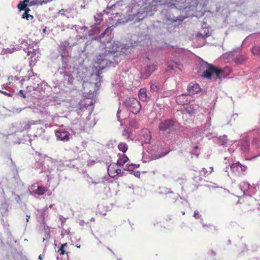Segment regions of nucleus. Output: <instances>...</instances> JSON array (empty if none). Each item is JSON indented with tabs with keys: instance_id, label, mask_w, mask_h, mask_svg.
<instances>
[{
	"instance_id": "obj_33",
	"label": "nucleus",
	"mask_w": 260,
	"mask_h": 260,
	"mask_svg": "<svg viewBox=\"0 0 260 260\" xmlns=\"http://www.w3.org/2000/svg\"><path fill=\"white\" fill-rule=\"evenodd\" d=\"M58 252H59L60 255H64L66 253V251L64 248L60 246V248L58 249Z\"/></svg>"
},
{
	"instance_id": "obj_2",
	"label": "nucleus",
	"mask_w": 260,
	"mask_h": 260,
	"mask_svg": "<svg viewBox=\"0 0 260 260\" xmlns=\"http://www.w3.org/2000/svg\"><path fill=\"white\" fill-rule=\"evenodd\" d=\"M203 68H205L203 76L208 79H211L212 76L215 75L217 78L221 80L222 78H225L228 76L231 72V69L229 68L220 69L207 62L203 63Z\"/></svg>"
},
{
	"instance_id": "obj_46",
	"label": "nucleus",
	"mask_w": 260,
	"mask_h": 260,
	"mask_svg": "<svg viewBox=\"0 0 260 260\" xmlns=\"http://www.w3.org/2000/svg\"><path fill=\"white\" fill-rule=\"evenodd\" d=\"M77 247L78 248H80V245L78 246V245H77Z\"/></svg>"
},
{
	"instance_id": "obj_38",
	"label": "nucleus",
	"mask_w": 260,
	"mask_h": 260,
	"mask_svg": "<svg viewBox=\"0 0 260 260\" xmlns=\"http://www.w3.org/2000/svg\"><path fill=\"white\" fill-rule=\"evenodd\" d=\"M246 60V58L245 57H243L242 58L241 60H240V59H237V62L238 63H242L243 62H244L245 60Z\"/></svg>"
},
{
	"instance_id": "obj_17",
	"label": "nucleus",
	"mask_w": 260,
	"mask_h": 260,
	"mask_svg": "<svg viewBox=\"0 0 260 260\" xmlns=\"http://www.w3.org/2000/svg\"><path fill=\"white\" fill-rule=\"evenodd\" d=\"M47 190V188L44 186H39L36 190L34 191L35 194L39 196L43 195Z\"/></svg>"
},
{
	"instance_id": "obj_27",
	"label": "nucleus",
	"mask_w": 260,
	"mask_h": 260,
	"mask_svg": "<svg viewBox=\"0 0 260 260\" xmlns=\"http://www.w3.org/2000/svg\"><path fill=\"white\" fill-rule=\"evenodd\" d=\"M112 29H111V27H108V28H106V29L101 34V35L100 36V38H102V37H104V36L106 34H110L111 33V31H112Z\"/></svg>"
},
{
	"instance_id": "obj_40",
	"label": "nucleus",
	"mask_w": 260,
	"mask_h": 260,
	"mask_svg": "<svg viewBox=\"0 0 260 260\" xmlns=\"http://www.w3.org/2000/svg\"><path fill=\"white\" fill-rule=\"evenodd\" d=\"M67 245H68L67 243H64V244H62V245H61V247H62L63 248H65V247H67Z\"/></svg>"
},
{
	"instance_id": "obj_30",
	"label": "nucleus",
	"mask_w": 260,
	"mask_h": 260,
	"mask_svg": "<svg viewBox=\"0 0 260 260\" xmlns=\"http://www.w3.org/2000/svg\"><path fill=\"white\" fill-rule=\"evenodd\" d=\"M37 2L38 1H37L36 0H29L28 2H26V4H28V6L30 7L36 5H39Z\"/></svg>"
},
{
	"instance_id": "obj_42",
	"label": "nucleus",
	"mask_w": 260,
	"mask_h": 260,
	"mask_svg": "<svg viewBox=\"0 0 260 260\" xmlns=\"http://www.w3.org/2000/svg\"><path fill=\"white\" fill-rule=\"evenodd\" d=\"M39 258L40 259V260H42L43 259V258H42V255L40 254L39 256Z\"/></svg>"
},
{
	"instance_id": "obj_3",
	"label": "nucleus",
	"mask_w": 260,
	"mask_h": 260,
	"mask_svg": "<svg viewBox=\"0 0 260 260\" xmlns=\"http://www.w3.org/2000/svg\"><path fill=\"white\" fill-rule=\"evenodd\" d=\"M113 51L110 50H105L104 53H100L96 56L94 59V64L96 69L99 70H102L105 69L112 62L111 59L113 58Z\"/></svg>"
},
{
	"instance_id": "obj_35",
	"label": "nucleus",
	"mask_w": 260,
	"mask_h": 260,
	"mask_svg": "<svg viewBox=\"0 0 260 260\" xmlns=\"http://www.w3.org/2000/svg\"><path fill=\"white\" fill-rule=\"evenodd\" d=\"M19 93L20 94H21V96L25 99L26 98V95H25V94L24 93V91L23 90L21 89L19 90Z\"/></svg>"
},
{
	"instance_id": "obj_20",
	"label": "nucleus",
	"mask_w": 260,
	"mask_h": 260,
	"mask_svg": "<svg viewBox=\"0 0 260 260\" xmlns=\"http://www.w3.org/2000/svg\"><path fill=\"white\" fill-rule=\"evenodd\" d=\"M202 180V178L200 176H194L193 178V185L196 187H198L199 186H200V182H201Z\"/></svg>"
},
{
	"instance_id": "obj_48",
	"label": "nucleus",
	"mask_w": 260,
	"mask_h": 260,
	"mask_svg": "<svg viewBox=\"0 0 260 260\" xmlns=\"http://www.w3.org/2000/svg\"><path fill=\"white\" fill-rule=\"evenodd\" d=\"M119 113V111H118V112H117V115H118Z\"/></svg>"
},
{
	"instance_id": "obj_9",
	"label": "nucleus",
	"mask_w": 260,
	"mask_h": 260,
	"mask_svg": "<svg viewBox=\"0 0 260 260\" xmlns=\"http://www.w3.org/2000/svg\"><path fill=\"white\" fill-rule=\"evenodd\" d=\"M55 136L61 141H68L70 139V133L66 131H57L55 132Z\"/></svg>"
},
{
	"instance_id": "obj_24",
	"label": "nucleus",
	"mask_w": 260,
	"mask_h": 260,
	"mask_svg": "<svg viewBox=\"0 0 260 260\" xmlns=\"http://www.w3.org/2000/svg\"><path fill=\"white\" fill-rule=\"evenodd\" d=\"M122 136L124 137L125 139L128 140L130 137V129L125 128L122 132Z\"/></svg>"
},
{
	"instance_id": "obj_6",
	"label": "nucleus",
	"mask_w": 260,
	"mask_h": 260,
	"mask_svg": "<svg viewBox=\"0 0 260 260\" xmlns=\"http://www.w3.org/2000/svg\"><path fill=\"white\" fill-rule=\"evenodd\" d=\"M174 121L172 119H166L161 121L158 125L159 129L160 131L165 132L170 130L173 126Z\"/></svg>"
},
{
	"instance_id": "obj_19",
	"label": "nucleus",
	"mask_w": 260,
	"mask_h": 260,
	"mask_svg": "<svg viewBox=\"0 0 260 260\" xmlns=\"http://www.w3.org/2000/svg\"><path fill=\"white\" fill-rule=\"evenodd\" d=\"M213 171V167H209V170L207 171L205 169L203 168L202 170H201L200 172V175L203 176H207L211 174V173Z\"/></svg>"
},
{
	"instance_id": "obj_37",
	"label": "nucleus",
	"mask_w": 260,
	"mask_h": 260,
	"mask_svg": "<svg viewBox=\"0 0 260 260\" xmlns=\"http://www.w3.org/2000/svg\"><path fill=\"white\" fill-rule=\"evenodd\" d=\"M197 36L198 37H201L204 39L206 38V37H207L208 36V35H207V34L206 35H202L201 34H199L198 33V35H197Z\"/></svg>"
},
{
	"instance_id": "obj_10",
	"label": "nucleus",
	"mask_w": 260,
	"mask_h": 260,
	"mask_svg": "<svg viewBox=\"0 0 260 260\" xmlns=\"http://www.w3.org/2000/svg\"><path fill=\"white\" fill-rule=\"evenodd\" d=\"M74 9L71 7L66 9H62L58 12V15L66 17L67 18L73 17Z\"/></svg>"
},
{
	"instance_id": "obj_22",
	"label": "nucleus",
	"mask_w": 260,
	"mask_h": 260,
	"mask_svg": "<svg viewBox=\"0 0 260 260\" xmlns=\"http://www.w3.org/2000/svg\"><path fill=\"white\" fill-rule=\"evenodd\" d=\"M103 15L102 13H98L94 16V20L96 24H99L103 20Z\"/></svg>"
},
{
	"instance_id": "obj_44",
	"label": "nucleus",
	"mask_w": 260,
	"mask_h": 260,
	"mask_svg": "<svg viewBox=\"0 0 260 260\" xmlns=\"http://www.w3.org/2000/svg\"><path fill=\"white\" fill-rule=\"evenodd\" d=\"M199 148V147L198 146H196L194 147V149H198Z\"/></svg>"
},
{
	"instance_id": "obj_41",
	"label": "nucleus",
	"mask_w": 260,
	"mask_h": 260,
	"mask_svg": "<svg viewBox=\"0 0 260 260\" xmlns=\"http://www.w3.org/2000/svg\"><path fill=\"white\" fill-rule=\"evenodd\" d=\"M94 31H99V27H96L94 28Z\"/></svg>"
},
{
	"instance_id": "obj_18",
	"label": "nucleus",
	"mask_w": 260,
	"mask_h": 260,
	"mask_svg": "<svg viewBox=\"0 0 260 260\" xmlns=\"http://www.w3.org/2000/svg\"><path fill=\"white\" fill-rule=\"evenodd\" d=\"M119 150L125 153L128 149V145L124 142H120L118 145Z\"/></svg>"
},
{
	"instance_id": "obj_43",
	"label": "nucleus",
	"mask_w": 260,
	"mask_h": 260,
	"mask_svg": "<svg viewBox=\"0 0 260 260\" xmlns=\"http://www.w3.org/2000/svg\"><path fill=\"white\" fill-rule=\"evenodd\" d=\"M27 219H26V221H27V222H28V219L29 218L30 216H28V215H27Z\"/></svg>"
},
{
	"instance_id": "obj_14",
	"label": "nucleus",
	"mask_w": 260,
	"mask_h": 260,
	"mask_svg": "<svg viewBox=\"0 0 260 260\" xmlns=\"http://www.w3.org/2000/svg\"><path fill=\"white\" fill-rule=\"evenodd\" d=\"M188 95L182 94L178 96L176 99L177 102L180 105H186L190 102V100L187 99Z\"/></svg>"
},
{
	"instance_id": "obj_8",
	"label": "nucleus",
	"mask_w": 260,
	"mask_h": 260,
	"mask_svg": "<svg viewBox=\"0 0 260 260\" xmlns=\"http://www.w3.org/2000/svg\"><path fill=\"white\" fill-rule=\"evenodd\" d=\"M187 90L190 95L198 94L201 91L199 85L196 83H190L187 87Z\"/></svg>"
},
{
	"instance_id": "obj_7",
	"label": "nucleus",
	"mask_w": 260,
	"mask_h": 260,
	"mask_svg": "<svg viewBox=\"0 0 260 260\" xmlns=\"http://www.w3.org/2000/svg\"><path fill=\"white\" fill-rule=\"evenodd\" d=\"M121 173V170L118 169L115 164H111L108 167V173L112 178H114Z\"/></svg>"
},
{
	"instance_id": "obj_4",
	"label": "nucleus",
	"mask_w": 260,
	"mask_h": 260,
	"mask_svg": "<svg viewBox=\"0 0 260 260\" xmlns=\"http://www.w3.org/2000/svg\"><path fill=\"white\" fill-rule=\"evenodd\" d=\"M123 104L128 110L135 114L139 113L142 108L140 103L134 98H127Z\"/></svg>"
},
{
	"instance_id": "obj_39",
	"label": "nucleus",
	"mask_w": 260,
	"mask_h": 260,
	"mask_svg": "<svg viewBox=\"0 0 260 260\" xmlns=\"http://www.w3.org/2000/svg\"><path fill=\"white\" fill-rule=\"evenodd\" d=\"M30 124H28V123L26 124H25V128L26 129H28V128H30Z\"/></svg>"
},
{
	"instance_id": "obj_29",
	"label": "nucleus",
	"mask_w": 260,
	"mask_h": 260,
	"mask_svg": "<svg viewBox=\"0 0 260 260\" xmlns=\"http://www.w3.org/2000/svg\"><path fill=\"white\" fill-rule=\"evenodd\" d=\"M134 167L135 168H138L139 167V165L132 164L131 165H129V166H126V168H125V170H128V171H132L134 169Z\"/></svg>"
},
{
	"instance_id": "obj_12",
	"label": "nucleus",
	"mask_w": 260,
	"mask_h": 260,
	"mask_svg": "<svg viewBox=\"0 0 260 260\" xmlns=\"http://www.w3.org/2000/svg\"><path fill=\"white\" fill-rule=\"evenodd\" d=\"M156 69V67L155 65L151 64L147 66L145 68V71H142L143 76L145 78H148Z\"/></svg>"
},
{
	"instance_id": "obj_5",
	"label": "nucleus",
	"mask_w": 260,
	"mask_h": 260,
	"mask_svg": "<svg viewBox=\"0 0 260 260\" xmlns=\"http://www.w3.org/2000/svg\"><path fill=\"white\" fill-rule=\"evenodd\" d=\"M238 203L242 205L243 208L249 211L254 210L256 201L250 195H244L239 198Z\"/></svg>"
},
{
	"instance_id": "obj_49",
	"label": "nucleus",
	"mask_w": 260,
	"mask_h": 260,
	"mask_svg": "<svg viewBox=\"0 0 260 260\" xmlns=\"http://www.w3.org/2000/svg\"><path fill=\"white\" fill-rule=\"evenodd\" d=\"M138 175H140V173L139 172H138Z\"/></svg>"
},
{
	"instance_id": "obj_15",
	"label": "nucleus",
	"mask_w": 260,
	"mask_h": 260,
	"mask_svg": "<svg viewBox=\"0 0 260 260\" xmlns=\"http://www.w3.org/2000/svg\"><path fill=\"white\" fill-rule=\"evenodd\" d=\"M119 158L117 160V165L122 166H123L128 160V158L125 154H118Z\"/></svg>"
},
{
	"instance_id": "obj_26",
	"label": "nucleus",
	"mask_w": 260,
	"mask_h": 260,
	"mask_svg": "<svg viewBox=\"0 0 260 260\" xmlns=\"http://www.w3.org/2000/svg\"><path fill=\"white\" fill-rule=\"evenodd\" d=\"M34 16L31 15L27 13L26 12H24V13L22 15V18L26 19L27 20H31L34 19Z\"/></svg>"
},
{
	"instance_id": "obj_1",
	"label": "nucleus",
	"mask_w": 260,
	"mask_h": 260,
	"mask_svg": "<svg viewBox=\"0 0 260 260\" xmlns=\"http://www.w3.org/2000/svg\"><path fill=\"white\" fill-rule=\"evenodd\" d=\"M147 0H132V8L128 14L127 20L139 22L147 15L149 5L146 3Z\"/></svg>"
},
{
	"instance_id": "obj_36",
	"label": "nucleus",
	"mask_w": 260,
	"mask_h": 260,
	"mask_svg": "<svg viewBox=\"0 0 260 260\" xmlns=\"http://www.w3.org/2000/svg\"><path fill=\"white\" fill-rule=\"evenodd\" d=\"M177 64L175 62L172 65H169V67L170 68V69L171 70H173L174 69V68H176L177 67Z\"/></svg>"
},
{
	"instance_id": "obj_25",
	"label": "nucleus",
	"mask_w": 260,
	"mask_h": 260,
	"mask_svg": "<svg viewBox=\"0 0 260 260\" xmlns=\"http://www.w3.org/2000/svg\"><path fill=\"white\" fill-rule=\"evenodd\" d=\"M146 138L144 140L143 142L146 144L150 143L151 137L149 131H148V130L146 131Z\"/></svg>"
},
{
	"instance_id": "obj_31",
	"label": "nucleus",
	"mask_w": 260,
	"mask_h": 260,
	"mask_svg": "<svg viewBox=\"0 0 260 260\" xmlns=\"http://www.w3.org/2000/svg\"><path fill=\"white\" fill-rule=\"evenodd\" d=\"M161 1L158 0H153L151 3V7L156 6L158 5V4L160 3Z\"/></svg>"
},
{
	"instance_id": "obj_13",
	"label": "nucleus",
	"mask_w": 260,
	"mask_h": 260,
	"mask_svg": "<svg viewBox=\"0 0 260 260\" xmlns=\"http://www.w3.org/2000/svg\"><path fill=\"white\" fill-rule=\"evenodd\" d=\"M29 0H24L23 1H20L18 5H17V8L19 11H24V12H26L28 13V12L30 11V9L27 7L28 4H26V2H28Z\"/></svg>"
},
{
	"instance_id": "obj_28",
	"label": "nucleus",
	"mask_w": 260,
	"mask_h": 260,
	"mask_svg": "<svg viewBox=\"0 0 260 260\" xmlns=\"http://www.w3.org/2000/svg\"><path fill=\"white\" fill-rule=\"evenodd\" d=\"M151 90L153 92L157 91L159 90V86L156 84H152L150 85Z\"/></svg>"
},
{
	"instance_id": "obj_21",
	"label": "nucleus",
	"mask_w": 260,
	"mask_h": 260,
	"mask_svg": "<svg viewBox=\"0 0 260 260\" xmlns=\"http://www.w3.org/2000/svg\"><path fill=\"white\" fill-rule=\"evenodd\" d=\"M203 227L204 228L205 230L207 232H210V231L212 232V231H216L217 230V229L216 228V227L215 226H213L211 224H209V225L203 224Z\"/></svg>"
},
{
	"instance_id": "obj_11",
	"label": "nucleus",
	"mask_w": 260,
	"mask_h": 260,
	"mask_svg": "<svg viewBox=\"0 0 260 260\" xmlns=\"http://www.w3.org/2000/svg\"><path fill=\"white\" fill-rule=\"evenodd\" d=\"M231 170L233 172H244L247 169V167L241 165L240 162L233 163L231 166Z\"/></svg>"
},
{
	"instance_id": "obj_34",
	"label": "nucleus",
	"mask_w": 260,
	"mask_h": 260,
	"mask_svg": "<svg viewBox=\"0 0 260 260\" xmlns=\"http://www.w3.org/2000/svg\"><path fill=\"white\" fill-rule=\"evenodd\" d=\"M242 149L244 151H247L249 150V144L246 143L245 145L242 146Z\"/></svg>"
},
{
	"instance_id": "obj_45",
	"label": "nucleus",
	"mask_w": 260,
	"mask_h": 260,
	"mask_svg": "<svg viewBox=\"0 0 260 260\" xmlns=\"http://www.w3.org/2000/svg\"><path fill=\"white\" fill-rule=\"evenodd\" d=\"M256 139H253V143L255 142V141L256 140Z\"/></svg>"
},
{
	"instance_id": "obj_47",
	"label": "nucleus",
	"mask_w": 260,
	"mask_h": 260,
	"mask_svg": "<svg viewBox=\"0 0 260 260\" xmlns=\"http://www.w3.org/2000/svg\"><path fill=\"white\" fill-rule=\"evenodd\" d=\"M182 214L183 215L185 214V212H182Z\"/></svg>"
},
{
	"instance_id": "obj_16",
	"label": "nucleus",
	"mask_w": 260,
	"mask_h": 260,
	"mask_svg": "<svg viewBox=\"0 0 260 260\" xmlns=\"http://www.w3.org/2000/svg\"><path fill=\"white\" fill-rule=\"evenodd\" d=\"M139 98L142 101H145L147 99L146 89L145 88H141L139 92Z\"/></svg>"
},
{
	"instance_id": "obj_32",
	"label": "nucleus",
	"mask_w": 260,
	"mask_h": 260,
	"mask_svg": "<svg viewBox=\"0 0 260 260\" xmlns=\"http://www.w3.org/2000/svg\"><path fill=\"white\" fill-rule=\"evenodd\" d=\"M193 217L196 219H199L201 218V215L200 214L199 212L196 210L194 212Z\"/></svg>"
},
{
	"instance_id": "obj_23",
	"label": "nucleus",
	"mask_w": 260,
	"mask_h": 260,
	"mask_svg": "<svg viewBox=\"0 0 260 260\" xmlns=\"http://www.w3.org/2000/svg\"><path fill=\"white\" fill-rule=\"evenodd\" d=\"M251 52L254 55H260V46H255L252 47Z\"/></svg>"
}]
</instances>
